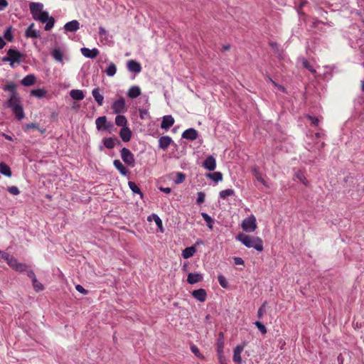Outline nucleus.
<instances>
[{
	"mask_svg": "<svg viewBox=\"0 0 364 364\" xmlns=\"http://www.w3.org/2000/svg\"><path fill=\"white\" fill-rule=\"evenodd\" d=\"M29 9L32 17L34 20L38 21L42 23H46L45 31H50L55 24V18L49 16L47 11H43V4L40 2H31L29 4Z\"/></svg>",
	"mask_w": 364,
	"mask_h": 364,
	"instance_id": "nucleus-1",
	"label": "nucleus"
},
{
	"mask_svg": "<svg viewBox=\"0 0 364 364\" xmlns=\"http://www.w3.org/2000/svg\"><path fill=\"white\" fill-rule=\"evenodd\" d=\"M236 240L248 248H254L258 252H262L264 250L263 241L259 237H254L240 232L236 236Z\"/></svg>",
	"mask_w": 364,
	"mask_h": 364,
	"instance_id": "nucleus-2",
	"label": "nucleus"
},
{
	"mask_svg": "<svg viewBox=\"0 0 364 364\" xmlns=\"http://www.w3.org/2000/svg\"><path fill=\"white\" fill-rule=\"evenodd\" d=\"M7 107L11 109L14 114L18 120H21L24 118L25 114L23 112V107L21 102V97L18 100H7L6 102Z\"/></svg>",
	"mask_w": 364,
	"mask_h": 364,
	"instance_id": "nucleus-3",
	"label": "nucleus"
},
{
	"mask_svg": "<svg viewBox=\"0 0 364 364\" xmlns=\"http://www.w3.org/2000/svg\"><path fill=\"white\" fill-rule=\"evenodd\" d=\"M11 57V67H14V63L20 64L26 58V54L21 53L16 48H11L7 50Z\"/></svg>",
	"mask_w": 364,
	"mask_h": 364,
	"instance_id": "nucleus-4",
	"label": "nucleus"
},
{
	"mask_svg": "<svg viewBox=\"0 0 364 364\" xmlns=\"http://www.w3.org/2000/svg\"><path fill=\"white\" fill-rule=\"evenodd\" d=\"M241 227L246 232H254L257 228L256 218L251 215L245 218L242 222Z\"/></svg>",
	"mask_w": 364,
	"mask_h": 364,
	"instance_id": "nucleus-5",
	"label": "nucleus"
},
{
	"mask_svg": "<svg viewBox=\"0 0 364 364\" xmlns=\"http://www.w3.org/2000/svg\"><path fill=\"white\" fill-rule=\"evenodd\" d=\"M120 154L122 161L128 166L133 168L135 166V159L134 154L131 152V151L129 149L123 147L120 150Z\"/></svg>",
	"mask_w": 364,
	"mask_h": 364,
	"instance_id": "nucleus-6",
	"label": "nucleus"
},
{
	"mask_svg": "<svg viewBox=\"0 0 364 364\" xmlns=\"http://www.w3.org/2000/svg\"><path fill=\"white\" fill-rule=\"evenodd\" d=\"M111 108L114 114L126 112L127 111V107L126 105L125 99L123 97H120L113 102Z\"/></svg>",
	"mask_w": 364,
	"mask_h": 364,
	"instance_id": "nucleus-7",
	"label": "nucleus"
},
{
	"mask_svg": "<svg viewBox=\"0 0 364 364\" xmlns=\"http://www.w3.org/2000/svg\"><path fill=\"white\" fill-rule=\"evenodd\" d=\"M16 87L17 85L12 82H9L7 85L3 87V90L4 91H9L11 92L10 97L7 100H14L20 98V96L16 91Z\"/></svg>",
	"mask_w": 364,
	"mask_h": 364,
	"instance_id": "nucleus-8",
	"label": "nucleus"
},
{
	"mask_svg": "<svg viewBox=\"0 0 364 364\" xmlns=\"http://www.w3.org/2000/svg\"><path fill=\"white\" fill-rule=\"evenodd\" d=\"M206 170L209 171H213L216 168V159L215 158L210 155L208 156L205 161L203 162L202 165Z\"/></svg>",
	"mask_w": 364,
	"mask_h": 364,
	"instance_id": "nucleus-9",
	"label": "nucleus"
},
{
	"mask_svg": "<svg viewBox=\"0 0 364 364\" xmlns=\"http://www.w3.org/2000/svg\"><path fill=\"white\" fill-rule=\"evenodd\" d=\"M104 146L108 149H113L116 144L121 145V141L117 137L103 138L102 140Z\"/></svg>",
	"mask_w": 364,
	"mask_h": 364,
	"instance_id": "nucleus-10",
	"label": "nucleus"
},
{
	"mask_svg": "<svg viewBox=\"0 0 364 364\" xmlns=\"http://www.w3.org/2000/svg\"><path fill=\"white\" fill-rule=\"evenodd\" d=\"M198 137V132L194 128H189L182 134V138L190 141H194Z\"/></svg>",
	"mask_w": 364,
	"mask_h": 364,
	"instance_id": "nucleus-11",
	"label": "nucleus"
},
{
	"mask_svg": "<svg viewBox=\"0 0 364 364\" xmlns=\"http://www.w3.org/2000/svg\"><path fill=\"white\" fill-rule=\"evenodd\" d=\"M80 50H81L82 54L85 57H86L87 58H90V59L96 58L100 53L98 49H97V48L90 49V48H85V47L82 48Z\"/></svg>",
	"mask_w": 364,
	"mask_h": 364,
	"instance_id": "nucleus-12",
	"label": "nucleus"
},
{
	"mask_svg": "<svg viewBox=\"0 0 364 364\" xmlns=\"http://www.w3.org/2000/svg\"><path fill=\"white\" fill-rule=\"evenodd\" d=\"M129 71L134 73H139L141 71V64L134 60H130L127 63Z\"/></svg>",
	"mask_w": 364,
	"mask_h": 364,
	"instance_id": "nucleus-13",
	"label": "nucleus"
},
{
	"mask_svg": "<svg viewBox=\"0 0 364 364\" xmlns=\"http://www.w3.org/2000/svg\"><path fill=\"white\" fill-rule=\"evenodd\" d=\"M192 296L196 300L203 302L206 300L207 293L204 289H198L192 291Z\"/></svg>",
	"mask_w": 364,
	"mask_h": 364,
	"instance_id": "nucleus-14",
	"label": "nucleus"
},
{
	"mask_svg": "<svg viewBox=\"0 0 364 364\" xmlns=\"http://www.w3.org/2000/svg\"><path fill=\"white\" fill-rule=\"evenodd\" d=\"M174 119L171 115H166L163 117L161 123V128L162 129L168 130L174 124Z\"/></svg>",
	"mask_w": 364,
	"mask_h": 364,
	"instance_id": "nucleus-15",
	"label": "nucleus"
},
{
	"mask_svg": "<svg viewBox=\"0 0 364 364\" xmlns=\"http://www.w3.org/2000/svg\"><path fill=\"white\" fill-rule=\"evenodd\" d=\"M224 348V334L223 332H220L218 338L217 339V353L219 355L220 360H221L223 353Z\"/></svg>",
	"mask_w": 364,
	"mask_h": 364,
	"instance_id": "nucleus-16",
	"label": "nucleus"
},
{
	"mask_svg": "<svg viewBox=\"0 0 364 364\" xmlns=\"http://www.w3.org/2000/svg\"><path fill=\"white\" fill-rule=\"evenodd\" d=\"M119 136L124 142H128L130 141L132 132L129 127L121 128L119 131Z\"/></svg>",
	"mask_w": 364,
	"mask_h": 364,
	"instance_id": "nucleus-17",
	"label": "nucleus"
},
{
	"mask_svg": "<svg viewBox=\"0 0 364 364\" xmlns=\"http://www.w3.org/2000/svg\"><path fill=\"white\" fill-rule=\"evenodd\" d=\"M172 142L173 140L169 136H162L159 139V147L166 150Z\"/></svg>",
	"mask_w": 364,
	"mask_h": 364,
	"instance_id": "nucleus-18",
	"label": "nucleus"
},
{
	"mask_svg": "<svg viewBox=\"0 0 364 364\" xmlns=\"http://www.w3.org/2000/svg\"><path fill=\"white\" fill-rule=\"evenodd\" d=\"M107 118L106 116H101L96 119L95 124L97 130L99 132H103L105 126L107 124Z\"/></svg>",
	"mask_w": 364,
	"mask_h": 364,
	"instance_id": "nucleus-19",
	"label": "nucleus"
},
{
	"mask_svg": "<svg viewBox=\"0 0 364 364\" xmlns=\"http://www.w3.org/2000/svg\"><path fill=\"white\" fill-rule=\"evenodd\" d=\"M203 279V276L200 273H189L187 277V282L190 284H193L201 282Z\"/></svg>",
	"mask_w": 364,
	"mask_h": 364,
	"instance_id": "nucleus-20",
	"label": "nucleus"
},
{
	"mask_svg": "<svg viewBox=\"0 0 364 364\" xmlns=\"http://www.w3.org/2000/svg\"><path fill=\"white\" fill-rule=\"evenodd\" d=\"M80 28V23L77 20H73L64 25V29L66 32H75Z\"/></svg>",
	"mask_w": 364,
	"mask_h": 364,
	"instance_id": "nucleus-21",
	"label": "nucleus"
},
{
	"mask_svg": "<svg viewBox=\"0 0 364 364\" xmlns=\"http://www.w3.org/2000/svg\"><path fill=\"white\" fill-rule=\"evenodd\" d=\"M36 81V77L33 74H29L27 75L26 77H24L21 81V83L22 85L25 87H29L35 84Z\"/></svg>",
	"mask_w": 364,
	"mask_h": 364,
	"instance_id": "nucleus-22",
	"label": "nucleus"
},
{
	"mask_svg": "<svg viewBox=\"0 0 364 364\" xmlns=\"http://www.w3.org/2000/svg\"><path fill=\"white\" fill-rule=\"evenodd\" d=\"M113 165L122 176H127L129 173L128 168L119 159H115L113 161Z\"/></svg>",
	"mask_w": 364,
	"mask_h": 364,
	"instance_id": "nucleus-23",
	"label": "nucleus"
},
{
	"mask_svg": "<svg viewBox=\"0 0 364 364\" xmlns=\"http://www.w3.org/2000/svg\"><path fill=\"white\" fill-rule=\"evenodd\" d=\"M141 89L137 85L132 86L127 92V96L131 99L136 98L141 95Z\"/></svg>",
	"mask_w": 364,
	"mask_h": 364,
	"instance_id": "nucleus-24",
	"label": "nucleus"
},
{
	"mask_svg": "<svg viewBox=\"0 0 364 364\" xmlns=\"http://www.w3.org/2000/svg\"><path fill=\"white\" fill-rule=\"evenodd\" d=\"M205 177L211 179L215 183L223 181V173L220 171L205 173Z\"/></svg>",
	"mask_w": 364,
	"mask_h": 364,
	"instance_id": "nucleus-25",
	"label": "nucleus"
},
{
	"mask_svg": "<svg viewBox=\"0 0 364 364\" xmlns=\"http://www.w3.org/2000/svg\"><path fill=\"white\" fill-rule=\"evenodd\" d=\"M244 346H237L236 348L234 349L233 353V360L237 363V364L242 363V358L240 356V353L243 350Z\"/></svg>",
	"mask_w": 364,
	"mask_h": 364,
	"instance_id": "nucleus-26",
	"label": "nucleus"
},
{
	"mask_svg": "<svg viewBox=\"0 0 364 364\" xmlns=\"http://www.w3.org/2000/svg\"><path fill=\"white\" fill-rule=\"evenodd\" d=\"M70 95L73 100L76 101L82 100L85 97L84 92L81 90H72L70 92Z\"/></svg>",
	"mask_w": 364,
	"mask_h": 364,
	"instance_id": "nucleus-27",
	"label": "nucleus"
},
{
	"mask_svg": "<svg viewBox=\"0 0 364 364\" xmlns=\"http://www.w3.org/2000/svg\"><path fill=\"white\" fill-rule=\"evenodd\" d=\"M50 55L56 61L63 62V53L59 47L53 48L50 52Z\"/></svg>",
	"mask_w": 364,
	"mask_h": 364,
	"instance_id": "nucleus-28",
	"label": "nucleus"
},
{
	"mask_svg": "<svg viewBox=\"0 0 364 364\" xmlns=\"http://www.w3.org/2000/svg\"><path fill=\"white\" fill-rule=\"evenodd\" d=\"M92 95L97 105L99 106H102L103 104L104 96L100 93V89L98 87L93 89Z\"/></svg>",
	"mask_w": 364,
	"mask_h": 364,
	"instance_id": "nucleus-29",
	"label": "nucleus"
},
{
	"mask_svg": "<svg viewBox=\"0 0 364 364\" xmlns=\"http://www.w3.org/2000/svg\"><path fill=\"white\" fill-rule=\"evenodd\" d=\"M196 252V248L194 245L186 247L182 251V257L184 259H188V258L193 257Z\"/></svg>",
	"mask_w": 364,
	"mask_h": 364,
	"instance_id": "nucleus-30",
	"label": "nucleus"
},
{
	"mask_svg": "<svg viewBox=\"0 0 364 364\" xmlns=\"http://www.w3.org/2000/svg\"><path fill=\"white\" fill-rule=\"evenodd\" d=\"M152 219L154 220L157 228L160 230V231L164 232L163 223L161 219L155 213H153L148 217L149 221H151Z\"/></svg>",
	"mask_w": 364,
	"mask_h": 364,
	"instance_id": "nucleus-31",
	"label": "nucleus"
},
{
	"mask_svg": "<svg viewBox=\"0 0 364 364\" xmlns=\"http://www.w3.org/2000/svg\"><path fill=\"white\" fill-rule=\"evenodd\" d=\"M0 173L6 177H11L12 176L11 168L4 162L0 163Z\"/></svg>",
	"mask_w": 364,
	"mask_h": 364,
	"instance_id": "nucleus-32",
	"label": "nucleus"
},
{
	"mask_svg": "<svg viewBox=\"0 0 364 364\" xmlns=\"http://www.w3.org/2000/svg\"><path fill=\"white\" fill-rule=\"evenodd\" d=\"M25 36L30 38H41V31L36 29L26 28Z\"/></svg>",
	"mask_w": 364,
	"mask_h": 364,
	"instance_id": "nucleus-33",
	"label": "nucleus"
},
{
	"mask_svg": "<svg viewBox=\"0 0 364 364\" xmlns=\"http://www.w3.org/2000/svg\"><path fill=\"white\" fill-rule=\"evenodd\" d=\"M115 124L118 127H122V128L127 127V119L125 116L118 114L115 117Z\"/></svg>",
	"mask_w": 364,
	"mask_h": 364,
	"instance_id": "nucleus-34",
	"label": "nucleus"
},
{
	"mask_svg": "<svg viewBox=\"0 0 364 364\" xmlns=\"http://www.w3.org/2000/svg\"><path fill=\"white\" fill-rule=\"evenodd\" d=\"M31 95L34 96L37 98H43L46 96L47 91L43 88H37L31 90Z\"/></svg>",
	"mask_w": 364,
	"mask_h": 364,
	"instance_id": "nucleus-35",
	"label": "nucleus"
},
{
	"mask_svg": "<svg viewBox=\"0 0 364 364\" xmlns=\"http://www.w3.org/2000/svg\"><path fill=\"white\" fill-rule=\"evenodd\" d=\"M23 129L25 132H27L31 129H38L41 134H43L46 132V129L43 128H40L37 123L26 124L23 126Z\"/></svg>",
	"mask_w": 364,
	"mask_h": 364,
	"instance_id": "nucleus-36",
	"label": "nucleus"
},
{
	"mask_svg": "<svg viewBox=\"0 0 364 364\" xmlns=\"http://www.w3.org/2000/svg\"><path fill=\"white\" fill-rule=\"evenodd\" d=\"M12 26H8L4 32L3 38L6 39L9 42H12L14 41V35L12 33Z\"/></svg>",
	"mask_w": 364,
	"mask_h": 364,
	"instance_id": "nucleus-37",
	"label": "nucleus"
},
{
	"mask_svg": "<svg viewBox=\"0 0 364 364\" xmlns=\"http://www.w3.org/2000/svg\"><path fill=\"white\" fill-rule=\"evenodd\" d=\"M105 72L106 73L107 75H108L109 77L114 76L117 73L116 65L112 62L109 63L108 65V67L106 68Z\"/></svg>",
	"mask_w": 364,
	"mask_h": 364,
	"instance_id": "nucleus-38",
	"label": "nucleus"
},
{
	"mask_svg": "<svg viewBox=\"0 0 364 364\" xmlns=\"http://www.w3.org/2000/svg\"><path fill=\"white\" fill-rule=\"evenodd\" d=\"M201 216L203 218V220L205 221L208 228L210 230H213V225L215 222L214 220L206 213H201Z\"/></svg>",
	"mask_w": 364,
	"mask_h": 364,
	"instance_id": "nucleus-39",
	"label": "nucleus"
},
{
	"mask_svg": "<svg viewBox=\"0 0 364 364\" xmlns=\"http://www.w3.org/2000/svg\"><path fill=\"white\" fill-rule=\"evenodd\" d=\"M128 186L134 194H139V195H140L141 198H143V196H144L143 193L141 191L140 188L138 187V186L134 182L129 181Z\"/></svg>",
	"mask_w": 364,
	"mask_h": 364,
	"instance_id": "nucleus-40",
	"label": "nucleus"
},
{
	"mask_svg": "<svg viewBox=\"0 0 364 364\" xmlns=\"http://www.w3.org/2000/svg\"><path fill=\"white\" fill-rule=\"evenodd\" d=\"M266 80L270 82L275 87L278 88V90L282 92L283 93L287 92V89L283 85H281L276 82L274 80H273L269 75H266Z\"/></svg>",
	"mask_w": 364,
	"mask_h": 364,
	"instance_id": "nucleus-41",
	"label": "nucleus"
},
{
	"mask_svg": "<svg viewBox=\"0 0 364 364\" xmlns=\"http://www.w3.org/2000/svg\"><path fill=\"white\" fill-rule=\"evenodd\" d=\"M6 261L9 266L14 270L16 269V267L19 263L17 259L13 257L12 255H9L8 259H6Z\"/></svg>",
	"mask_w": 364,
	"mask_h": 364,
	"instance_id": "nucleus-42",
	"label": "nucleus"
},
{
	"mask_svg": "<svg viewBox=\"0 0 364 364\" xmlns=\"http://www.w3.org/2000/svg\"><path fill=\"white\" fill-rule=\"evenodd\" d=\"M235 195V191L233 189H225L223 191H221L219 193L220 198L223 199H225L228 196H232Z\"/></svg>",
	"mask_w": 364,
	"mask_h": 364,
	"instance_id": "nucleus-43",
	"label": "nucleus"
},
{
	"mask_svg": "<svg viewBox=\"0 0 364 364\" xmlns=\"http://www.w3.org/2000/svg\"><path fill=\"white\" fill-rule=\"evenodd\" d=\"M31 282L33 289L36 291L38 292L44 289L43 285L41 282H39L36 278L33 279Z\"/></svg>",
	"mask_w": 364,
	"mask_h": 364,
	"instance_id": "nucleus-44",
	"label": "nucleus"
},
{
	"mask_svg": "<svg viewBox=\"0 0 364 364\" xmlns=\"http://www.w3.org/2000/svg\"><path fill=\"white\" fill-rule=\"evenodd\" d=\"M302 65L303 67L310 71L311 73L314 74L316 73V70L314 68V67L310 64V63L306 59H302Z\"/></svg>",
	"mask_w": 364,
	"mask_h": 364,
	"instance_id": "nucleus-45",
	"label": "nucleus"
},
{
	"mask_svg": "<svg viewBox=\"0 0 364 364\" xmlns=\"http://www.w3.org/2000/svg\"><path fill=\"white\" fill-rule=\"evenodd\" d=\"M29 268H30V266L28 265L27 264L19 262L18 266L16 267V269H15V271L20 272V273L26 272V271H28V269Z\"/></svg>",
	"mask_w": 364,
	"mask_h": 364,
	"instance_id": "nucleus-46",
	"label": "nucleus"
},
{
	"mask_svg": "<svg viewBox=\"0 0 364 364\" xmlns=\"http://www.w3.org/2000/svg\"><path fill=\"white\" fill-rule=\"evenodd\" d=\"M262 334L264 335L267 333V330L265 326L259 321H257L253 323Z\"/></svg>",
	"mask_w": 364,
	"mask_h": 364,
	"instance_id": "nucleus-47",
	"label": "nucleus"
},
{
	"mask_svg": "<svg viewBox=\"0 0 364 364\" xmlns=\"http://www.w3.org/2000/svg\"><path fill=\"white\" fill-rule=\"evenodd\" d=\"M186 174L182 172H178L176 176V178L174 179V182L176 184L181 183L186 179Z\"/></svg>",
	"mask_w": 364,
	"mask_h": 364,
	"instance_id": "nucleus-48",
	"label": "nucleus"
},
{
	"mask_svg": "<svg viewBox=\"0 0 364 364\" xmlns=\"http://www.w3.org/2000/svg\"><path fill=\"white\" fill-rule=\"evenodd\" d=\"M218 280L220 285L222 287L225 288V289L228 287V282H227L226 278L223 275L219 274L218 276Z\"/></svg>",
	"mask_w": 364,
	"mask_h": 364,
	"instance_id": "nucleus-49",
	"label": "nucleus"
},
{
	"mask_svg": "<svg viewBox=\"0 0 364 364\" xmlns=\"http://www.w3.org/2000/svg\"><path fill=\"white\" fill-rule=\"evenodd\" d=\"M116 130L117 129L114 127V124L112 122H108L103 132H107L109 134H112L113 132H115Z\"/></svg>",
	"mask_w": 364,
	"mask_h": 364,
	"instance_id": "nucleus-50",
	"label": "nucleus"
},
{
	"mask_svg": "<svg viewBox=\"0 0 364 364\" xmlns=\"http://www.w3.org/2000/svg\"><path fill=\"white\" fill-rule=\"evenodd\" d=\"M205 194L204 192H198L197 193V198H196V203L198 205H200L201 203H203L205 200Z\"/></svg>",
	"mask_w": 364,
	"mask_h": 364,
	"instance_id": "nucleus-51",
	"label": "nucleus"
},
{
	"mask_svg": "<svg viewBox=\"0 0 364 364\" xmlns=\"http://www.w3.org/2000/svg\"><path fill=\"white\" fill-rule=\"evenodd\" d=\"M267 302L264 301L262 306L259 308L258 311H257V317L260 319L262 318V316H264V314L266 313V310H265V305H266Z\"/></svg>",
	"mask_w": 364,
	"mask_h": 364,
	"instance_id": "nucleus-52",
	"label": "nucleus"
},
{
	"mask_svg": "<svg viewBox=\"0 0 364 364\" xmlns=\"http://www.w3.org/2000/svg\"><path fill=\"white\" fill-rule=\"evenodd\" d=\"M191 350L196 357L199 358H203L202 354L200 353L198 348L196 346L192 345L191 346Z\"/></svg>",
	"mask_w": 364,
	"mask_h": 364,
	"instance_id": "nucleus-53",
	"label": "nucleus"
},
{
	"mask_svg": "<svg viewBox=\"0 0 364 364\" xmlns=\"http://www.w3.org/2000/svg\"><path fill=\"white\" fill-rule=\"evenodd\" d=\"M7 191L12 195H18L20 193V191L16 186H10L7 188Z\"/></svg>",
	"mask_w": 364,
	"mask_h": 364,
	"instance_id": "nucleus-54",
	"label": "nucleus"
},
{
	"mask_svg": "<svg viewBox=\"0 0 364 364\" xmlns=\"http://www.w3.org/2000/svg\"><path fill=\"white\" fill-rule=\"evenodd\" d=\"M296 176L298 179L301 181L305 186H308V181H306L304 175L301 172H298L296 173Z\"/></svg>",
	"mask_w": 364,
	"mask_h": 364,
	"instance_id": "nucleus-55",
	"label": "nucleus"
},
{
	"mask_svg": "<svg viewBox=\"0 0 364 364\" xmlns=\"http://www.w3.org/2000/svg\"><path fill=\"white\" fill-rule=\"evenodd\" d=\"M75 289H76V290H77L78 292H80V293H81V294H82L86 295V294H87V293H88V291H87V289H85L82 286H81L80 284H77V285L75 286Z\"/></svg>",
	"mask_w": 364,
	"mask_h": 364,
	"instance_id": "nucleus-56",
	"label": "nucleus"
},
{
	"mask_svg": "<svg viewBox=\"0 0 364 364\" xmlns=\"http://www.w3.org/2000/svg\"><path fill=\"white\" fill-rule=\"evenodd\" d=\"M252 171L255 173L257 181H261L263 184H264L265 181H264L261 174L259 173V171L257 170V168H254L252 169Z\"/></svg>",
	"mask_w": 364,
	"mask_h": 364,
	"instance_id": "nucleus-57",
	"label": "nucleus"
},
{
	"mask_svg": "<svg viewBox=\"0 0 364 364\" xmlns=\"http://www.w3.org/2000/svg\"><path fill=\"white\" fill-rule=\"evenodd\" d=\"M308 119L311 121V122L315 125V126H318V124H319V120L317 117H314V116H311V115H308Z\"/></svg>",
	"mask_w": 364,
	"mask_h": 364,
	"instance_id": "nucleus-58",
	"label": "nucleus"
},
{
	"mask_svg": "<svg viewBox=\"0 0 364 364\" xmlns=\"http://www.w3.org/2000/svg\"><path fill=\"white\" fill-rule=\"evenodd\" d=\"M139 117L142 119L145 118V116L149 115L148 110L146 109H139Z\"/></svg>",
	"mask_w": 364,
	"mask_h": 364,
	"instance_id": "nucleus-59",
	"label": "nucleus"
},
{
	"mask_svg": "<svg viewBox=\"0 0 364 364\" xmlns=\"http://www.w3.org/2000/svg\"><path fill=\"white\" fill-rule=\"evenodd\" d=\"M26 274L28 277H29L31 279V281L36 278L34 272L31 268H29L28 271H26Z\"/></svg>",
	"mask_w": 364,
	"mask_h": 364,
	"instance_id": "nucleus-60",
	"label": "nucleus"
},
{
	"mask_svg": "<svg viewBox=\"0 0 364 364\" xmlns=\"http://www.w3.org/2000/svg\"><path fill=\"white\" fill-rule=\"evenodd\" d=\"M9 6L6 0H0V11L4 10Z\"/></svg>",
	"mask_w": 364,
	"mask_h": 364,
	"instance_id": "nucleus-61",
	"label": "nucleus"
},
{
	"mask_svg": "<svg viewBox=\"0 0 364 364\" xmlns=\"http://www.w3.org/2000/svg\"><path fill=\"white\" fill-rule=\"evenodd\" d=\"M233 259H234V262H235V264L243 265L244 263H245L244 260L241 257H233Z\"/></svg>",
	"mask_w": 364,
	"mask_h": 364,
	"instance_id": "nucleus-62",
	"label": "nucleus"
},
{
	"mask_svg": "<svg viewBox=\"0 0 364 364\" xmlns=\"http://www.w3.org/2000/svg\"><path fill=\"white\" fill-rule=\"evenodd\" d=\"M10 255L8 252H3L0 250V257L6 261V259H8L9 256Z\"/></svg>",
	"mask_w": 364,
	"mask_h": 364,
	"instance_id": "nucleus-63",
	"label": "nucleus"
},
{
	"mask_svg": "<svg viewBox=\"0 0 364 364\" xmlns=\"http://www.w3.org/2000/svg\"><path fill=\"white\" fill-rule=\"evenodd\" d=\"M159 189L163 192V193H165L166 194H168L171 192V188H164V187H159Z\"/></svg>",
	"mask_w": 364,
	"mask_h": 364,
	"instance_id": "nucleus-64",
	"label": "nucleus"
}]
</instances>
